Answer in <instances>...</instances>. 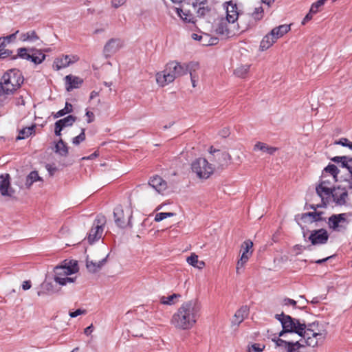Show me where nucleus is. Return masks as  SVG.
<instances>
[{"label":"nucleus","mask_w":352,"mask_h":352,"mask_svg":"<svg viewBox=\"0 0 352 352\" xmlns=\"http://www.w3.org/2000/svg\"><path fill=\"white\" fill-rule=\"evenodd\" d=\"M177 14L179 16V17L186 23H194V17L192 14L188 11V12H184L182 9H177Z\"/></svg>","instance_id":"ea45409f"},{"label":"nucleus","mask_w":352,"mask_h":352,"mask_svg":"<svg viewBox=\"0 0 352 352\" xmlns=\"http://www.w3.org/2000/svg\"><path fill=\"white\" fill-rule=\"evenodd\" d=\"M35 125L25 127L19 131V136L16 138L17 140H22L28 138L33 133H34Z\"/></svg>","instance_id":"4c0bfd02"},{"label":"nucleus","mask_w":352,"mask_h":352,"mask_svg":"<svg viewBox=\"0 0 352 352\" xmlns=\"http://www.w3.org/2000/svg\"><path fill=\"white\" fill-rule=\"evenodd\" d=\"M323 214L322 212H309L306 213H303L301 215V219L302 220H305L307 217H311V222H317L322 221L323 219L321 217V215Z\"/></svg>","instance_id":"c9c22d12"},{"label":"nucleus","mask_w":352,"mask_h":352,"mask_svg":"<svg viewBox=\"0 0 352 352\" xmlns=\"http://www.w3.org/2000/svg\"><path fill=\"white\" fill-rule=\"evenodd\" d=\"M105 223L104 216H98L94 221L93 228L90 230L87 239L90 244L101 238L103 232V226Z\"/></svg>","instance_id":"9d476101"},{"label":"nucleus","mask_w":352,"mask_h":352,"mask_svg":"<svg viewBox=\"0 0 352 352\" xmlns=\"http://www.w3.org/2000/svg\"><path fill=\"white\" fill-rule=\"evenodd\" d=\"M327 335V332L324 329H320V323L318 321L313 322L306 324L303 328L302 336L305 340L307 346L315 347L318 345V342H322Z\"/></svg>","instance_id":"20e7f679"},{"label":"nucleus","mask_w":352,"mask_h":352,"mask_svg":"<svg viewBox=\"0 0 352 352\" xmlns=\"http://www.w3.org/2000/svg\"><path fill=\"white\" fill-rule=\"evenodd\" d=\"M200 310L201 305L197 299L186 301L173 314L171 322L177 329H189L199 318Z\"/></svg>","instance_id":"f257e3e1"},{"label":"nucleus","mask_w":352,"mask_h":352,"mask_svg":"<svg viewBox=\"0 0 352 352\" xmlns=\"http://www.w3.org/2000/svg\"><path fill=\"white\" fill-rule=\"evenodd\" d=\"M31 59L30 61L33 62L36 65L41 64L45 58V55L38 50L35 48H30Z\"/></svg>","instance_id":"c756f323"},{"label":"nucleus","mask_w":352,"mask_h":352,"mask_svg":"<svg viewBox=\"0 0 352 352\" xmlns=\"http://www.w3.org/2000/svg\"><path fill=\"white\" fill-rule=\"evenodd\" d=\"M12 51L10 50H4L0 53V59H4L7 57L12 56Z\"/></svg>","instance_id":"052dcab7"},{"label":"nucleus","mask_w":352,"mask_h":352,"mask_svg":"<svg viewBox=\"0 0 352 352\" xmlns=\"http://www.w3.org/2000/svg\"><path fill=\"white\" fill-rule=\"evenodd\" d=\"M284 305H287V306L292 305L294 307H295L296 305V302L293 299L287 298L284 299Z\"/></svg>","instance_id":"680f3d73"},{"label":"nucleus","mask_w":352,"mask_h":352,"mask_svg":"<svg viewBox=\"0 0 352 352\" xmlns=\"http://www.w3.org/2000/svg\"><path fill=\"white\" fill-rule=\"evenodd\" d=\"M55 282L60 285L64 286L66 285L67 283H73L74 282V278H69V277H54V278Z\"/></svg>","instance_id":"8fccbe9b"},{"label":"nucleus","mask_w":352,"mask_h":352,"mask_svg":"<svg viewBox=\"0 0 352 352\" xmlns=\"http://www.w3.org/2000/svg\"><path fill=\"white\" fill-rule=\"evenodd\" d=\"M340 173V170L335 164H329L322 170V175H326L327 173H329L332 176V180L334 182H338V175Z\"/></svg>","instance_id":"c85d7f7f"},{"label":"nucleus","mask_w":352,"mask_h":352,"mask_svg":"<svg viewBox=\"0 0 352 352\" xmlns=\"http://www.w3.org/2000/svg\"><path fill=\"white\" fill-rule=\"evenodd\" d=\"M329 237L327 231L325 229L320 228L311 231L308 239L312 245H320L326 244Z\"/></svg>","instance_id":"f8f14e48"},{"label":"nucleus","mask_w":352,"mask_h":352,"mask_svg":"<svg viewBox=\"0 0 352 352\" xmlns=\"http://www.w3.org/2000/svg\"><path fill=\"white\" fill-rule=\"evenodd\" d=\"M19 31L16 30L14 33L11 34L6 36H3L0 38V45H6L8 43L13 42L16 37V35L19 34Z\"/></svg>","instance_id":"de8ad7c7"},{"label":"nucleus","mask_w":352,"mask_h":352,"mask_svg":"<svg viewBox=\"0 0 352 352\" xmlns=\"http://www.w3.org/2000/svg\"><path fill=\"white\" fill-rule=\"evenodd\" d=\"M10 175L0 176V192L3 196H11L13 191L10 188Z\"/></svg>","instance_id":"5701e85b"},{"label":"nucleus","mask_w":352,"mask_h":352,"mask_svg":"<svg viewBox=\"0 0 352 352\" xmlns=\"http://www.w3.org/2000/svg\"><path fill=\"white\" fill-rule=\"evenodd\" d=\"M181 297V295L179 294H173L168 296H162L160 297V303L163 305H172L175 304L177 299Z\"/></svg>","instance_id":"72a5a7b5"},{"label":"nucleus","mask_w":352,"mask_h":352,"mask_svg":"<svg viewBox=\"0 0 352 352\" xmlns=\"http://www.w3.org/2000/svg\"><path fill=\"white\" fill-rule=\"evenodd\" d=\"M165 218L164 212H159L155 214V221L156 222H160L164 220Z\"/></svg>","instance_id":"e2e57ef3"},{"label":"nucleus","mask_w":352,"mask_h":352,"mask_svg":"<svg viewBox=\"0 0 352 352\" xmlns=\"http://www.w3.org/2000/svg\"><path fill=\"white\" fill-rule=\"evenodd\" d=\"M23 82L21 72L16 69H12L6 72L0 81V96L14 94Z\"/></svg>","instance_id":"7ed1b4c3"},{"label":"nucleus","mask_w":352,"mask_h":352,"mask_svg":"<svg viewBox=\"0 0 352 352\" xmlns=\"http://www.w3.org/2000/svg\"><path fill=\"white\" fill-rule=\"evenodd\" d=\"M349 140L346 138H341L338 141H336L335 143L336 144H340L343 146H347V143L349 142Z\"/></svg>","instance_id":"69168bd1"},{"label":"nucleus","mask_w":352,"mask_h":352,"mask_svg":"<svg viewBox=\"0 0 352 352\" xmlns=\"http://www.w3.org/2000/svg\"><path fill=\"white\" fill-rule=\"evenodd\" d=\"M76 118L74 116L69 115L63 119L57 120L58 123L63 128L72 126L76 121Z\"/></svg>","instance_id":"58836bf2"},{"label":"nucleus","mask_w":352,"mask_h":352,"mask_svg":"<svg viewBox=\"0 0 352 352\" xmlns=\"http://www.w3.org/2000/svg\"><path fill=\"white\" fill-rule=\"evenodd\" d=\"M290 25L284 24L273 28L271 30V34L275 36L276 40L282 37L284 34L290 30Z\"/></svg>","instance_id":"bb28decb"},{"label":"nucleus","mask_w":352,"mask_h":352,"mask_svg":"<svg viewBox=\"0 0 352 352\" xmlns=\"http://www.w3.org/2000/svg\"><path fill=\"white\" fill-rule=\"evenodd\" d=\"M352 213H340L332 214L328 219L329 228L336 232H344L347 229L350 222L347 217H351Z\"/></svg>","instance_id":"1a4fd4ad"},{"label":"nucleus","mask_w":352,"mask_h":352,"mask_svg":"<svg viewBox=\"0 0 352 352\" xmlns=\"http://www.w3.org/2000/svg\"><path fill=\"white\" fill-rule=\"evenodd\" d=\"M151 186L158 193H162L167 188V183L159 175L152 177L146 187Z\"/></svg>","instance_id":"6ab92c4d"},{"label":"nucleus","mask_w":352,"mask_h":352,"mask_svg":"<svg viewBox=\"0 0 352 352\" xmlns=\"http://www.w3.org/2000/svg\"><path fill=\"white\" fill-rule=\"evenodd\" d=\"M264 10L262 6L254 8V11L251 13V16L256 21H260L263 18Z\"/></svg>","instance_id":"a18cd8bd"},{"label":"nucleus","mask_w":352,"mask_h":352,"mask_svg":"<svg viewBox=\"0 0 352 352\" xmlns=\"http://www.w3.org/2000/svg\"><path fill=\"white\" fill-rule=\"evenodd\" d=\"M265 349V345L259 343H254L248 346V352H262Z\"/></svg>","instance_id":"3c124183"},{"label":"nucleus","mask_w":352,"mask_h":352,"mask_svg":"<svg viewBox=\"0 0 352 352\" xmlns=\"http://www.w3.org/2000/svg\"><path fill=\"white\" fill-rule=\"evenodd\" d=\"M327 176L322 175L320 183L318 184H322L323 186H331V181L326 179Z\"/></svg>","instance_id":"6e6d98bb"},{"label":"nucleus","mask_w":352,"mask_h":352,"mask_svg":"<svg viewBox=\"0 0 352 352\" xmlns=\"http://www.w3.org/2000/svg\"><path fill=\"white\" fill-rule=\"evenodd\" d=\"M113 217L115 223L118 227L120 228H132L131 219L133 217V211L131 208H127L124 210L121 206H117L113 210Z\"/></svg>","instance_id":"0eeeda50"},{"label":"nucleus","mask_w":352,"mask_h":352,"mask_svg":"<svg viewBox=\"0 0 352 352\" xmlns=\"http://www.w3.org/2000/svg\"><path fill=\"white\" fill-rule=\"evenodd\" d=\"M54 151L63 157H66L68 155V147L62 139H60L56 144Z\"/></svg>","instance_id":"473e14b6"},{"label":"nucleus","mask_w":352,"mask_h":352,"mask_svg":"<svg viewBox=\"0 0 352 352\" xmlns=\"http://www.w3.org/2000/svg\"><path fill=\"white\" fill-rule=\"evenodd\" d=\"M253 247V243L250 240H245L242 244H241V248L243 249L242 254H244L245 255H250L252 253V251L251 250Z\"/></svg>","instance_id":"49530a36"},{"label":"nucleus","mask_w":352,"mask_h":352,"mask_svg":"<svg viewBox=\"0 0 352 352\" xmlns=\"http://www.w3.org/2000/svg\"><path fill=\"white\" fill-rule=\"evenodd\" d=\"M73 111V107L72 104H70L68 102H66L65 107L63 109L59 110L58 112H56L54 115V118H58L59 117H62L67 113H72Z\"/></svg>","instance_id":"37998d69"},{"label":"nucleus","mask_w":352,"mask_h":352,"mask_svg":"<svg viewBox=\"0 0 352 352\" xmlns=\"http://www.w3.org/2000/svg\"><path fill=\"white\" fill-rule=\"evenodd\" d=\"M254 151H261L270 155H273L278 148L276 147L270 146L267 144L261 142H256L253 148Z\"/></svg>","instance_id":"cd10ccee"},{"label":"nucleus","mask_w":352,"mask_h":352,"mask_svg":"<svg viewBox=\"0 0 352 352\" xmlns=\"http://www.w3.org/2000/svg\"><path fill=\"white\" fill-rule=\"evenodd\" d=\"M248 314L249 308L248 306H242L236 311L232 320V323L234 325L239 326L244 320V319L248 317Z\"/></svg>","instance_id":"b1692460"},{"label":"nucleus","mask_w":352,"mask_h":352,"mask_svg":"<svg viewBox=\"0 0 352 352\" xmlns=\"http://www.w3.org/2000/svg\"><path fill=\"white\" fill-rule=\"evenodd\" d=\"M188 73L186 64L171 61L166 65L165 69L156 74V81L161 87H164L179 76Z\"/></svg>","instance_id":"f03ea898"},{"label":"nucleus","mask_w":352,"mask_h":352,"mask_svg":"<svg viewBox=\"0 0 352 352\" xmlns=\"http://www.w3.org/2000/svg\"><path fill=\"white\" fill-rule=\"evenodd\" d=\"M250 67V65H241L234 70V74L239 78H245L249 72Z\"/></svg>","instance_id":"79ce46f5"},{"label":"nucleus","mask_w":352,"mask_h":352,"mask_svg":"<svg viewBox=\"0 0 352 352\" xmlns=\"http://www.w3.org/2000/svg\"><path fill=\"white\" fill-rule=\"evenodd\" d=\"M63 129V128L60 126L58 123L55 122L54 133L56 135L60 136L61 135V131Z\"/></svg>","instance_id":"0e129e2a"},{"label":"nucleus","mask_w":352,"mask_h":352,"mask_svg":"<svg viewBox=\"0 0 352 352\" xmlns=\"http://www.w3.org/2000/svg\"><path fill=\"white\" fill-rule=\"evenodd\" d=\"M65 87L67 91H71L74 89L79 88L83 82V80L80 77L67 75L65 77Z\"/></svg>","instance_id":"4be33fe9"},{"label":"nucleus","mask_w":352,"mask_h":352,"mask_svg":"<svg viewBox=\"0 0 352 352\" xmlns=\"http://www.w3.org/2000/svg\"><path fill=\"white\" fill-rule=\"evenodd\" d=\"M317 195L321 198L322 206L320 207H327L331 200V196L333 193V187L323 186L322 184H318L316 187Z\"/></svg>","instance_id":"4468645a"},{"label":"nucleus","mask_w":352,"mask_h":352,"mask_svg":"<svg viewBox=\"0 0 352 352\" xmlns=\"http://www.w3.org/2000/svg\"><path fill=\"white\" fill-rule=\"evenodd\" d=\"M108 256L109 255H107L104 258L98 261L89 260V258L87 256L86 258V267L87 270L90 273L93 274L100 271L103 267V265L107 263Z\"/></svg>","instance_id":"412c9836"},{"label":"nucleus","mask_w":352,"mask_h":352,"mask_svg":"<svg viewBox=\"0 0 352 352\" xmlns=\"http://www.w3.org/2000/svg\"><path fill=\"white\" fill-rule=\"evenodd\" d=\"M280 352H294V348L292 342L285 341L280 338L273 340Z\"/></svg>","instance_id":"393cba45"},{"label":"nucleus","mask_w":352,"mask_h":352,"mask_svg":"<svg viewBox=\"0 0 352 352\" xmlns=\"http://www.w3.org/2000/svg\"><path fill=\"white\" fill-rule=\"evenodd\" d=\"M314 14H316V12H311V9L309 10V12L308 14H307V15L305 16V18L303 19L302 21V25H305L307 22H308L309 21H310L312 18H313V15Z\"/></svg>","instance_id":"bf43d9fd"},{"label":"nucleus","mask_w":352,"mask_h":352,"mask_svg":"<svg viewBox=\"0 0 352 352\" xmlns=\"http://www.w3.org/2000/svg\"><path fill=\"white\" fill-rule=\"evenodd\" d=\"M17 51H18L17 55L12 56V58H11L12 60H14L17 57H19L21 58L25 59L27 60H30V59L32 58V56H31L32 53L30 54V52H31L30 49H28L25 47H21V48H19L17 50Z\"/></svg>","instance_id":"f704fd0d"},{"label":"nucleus","mask_w":352,"mask_h":352,"mask_svg":"<svg viewBox=\"0 0 352 352\" xmlns=\"http://www.w3.org/2000/svg\"><path fill=\"white\" fill-rule=\"evenodd\" d=\"M188 67V73L190 74V79H198L199 76L196 74V70L199 69V64L197 63H190L186 64Z\"/></svg>","instance_id":"a19ab883"},{"label":"nucleus","mask_w":352,"mask_h":352,"mask_svg":"<svg viewBox=\"0 0 352 352\" xmlns=\"http://www.w3.org/2000/svg\"><path fill=\"white\" fill-rule=\"evenodd\" d=\"M123 46V42L120 38H111L104 46L103 53L106 58L116 54Z\"/></svg>","instance_id":"f3484780"},{"label":"nucleus","mask_w":352,"mask_h":352,"mask_svg":"<svg viewBox=\"0 0 352 352\" xmlns=\"http://www.w3.org/2000/svg\"><path fill=\"white\" fill-rule=\"evenodd\" d=\"M78 60L79 57L77 55H62L54 60L53 67L56 70H60L77 62Z\"/></svg>","instance_id":"dca6fc26"},{"label":"nucleus","mask_w":352,"mask_h":352,"mask_svg":"<svg viewBox=\"0 0 352 352\" xmlns=\"http://www.w3.org/2000/svg\"><path fill=\"white\" fill-rule=\"evenodd\" d=\"M335 163L339 164L342 168H346L350 174V178L346 181L348 183V188L352 190V157L348 156H336L331 159Z\"/></svg>","instance_id":"ddd939ff"},{"label":"nucleus","mask_w":352,"mask_h":352,"mask_svg":"<svg viewBox=\"0 0 352 352\" xmlns=\"http://www.w3.org/2000/svg\"><path fill=\"white\" fill-rule=\"evenodd\" d=\"M276 41L275 36L271 34V32L265 35L260 43V50L265 51L269 49Z\"/></svg>","instance_id":"a878e982"},{"label":"nucleus","mask_w":352,"mask_h":352,"mask_svg":"<svg viewBox=\"0 0 352 352\" xmlns=\"http://www.w3.org/2000/svg\"><path fill=\"white\" fill-rule=\"evenodd\" d=\"M193 173L200 179H208L214 171L212 164H209L205 158H198L191 164Z\"/></svg>","instance_id":"6e6552de"},{"label":"nucleus","mask_w":352,"mask_h":352,"mask_svg":"<svg viewBox=\"0 0 352 352\" xmlns=\"http://www.w3.org/2000/svg\"><path fill=\"white\" fill-rule=\"evenodd\" d=\"M275 318L281 323L283 327L282 331L278 333L279 337L283 336L286 333H295L300 336H302L305 322H301L298 319L294 318L283 312L276 314Z\"/></svg>","instance_id":"39448f33"},{"label":"nucleus","mask_w":352,"mask_h":352,"mask_svg":"<svg viewBox=\"0 0 352 352\" xmlns=\"http://www.w3.org/2000/svg\"><path fill=\"white\" fill-rule=\"evenodd\" d=\"M31 286L32 284L30 280H25L22 284V288L23 290H28L30 289Z\"/></svg>","instance_id":"774afa93"},{"label":"nucleus","mask_w":352,"mask_h":352,"mask_svg":"<svg viewBox=\"0 0 352 352\" xmlns=\"http://www.w3.org/2000/svg\"><path fill=\"white\" fill-rule=\"evenodd\" d=\"M237 25L231 23L226 18L221 17L216 20L213 28L217 34L224 38H230L238 34Z\"/></svg>","instance_id":"423d86ee"},{"label":"nucleus","mask_w":352,"mask_h":352,"mask_svg":"<svg viewBox=\"0 0 352 352\" xmlns=\"http://www.w3.org/2000/svg\"><path fill=\"white\" fill-rule=\"evenodd\" d=\"M187 262L189 265L196 267L198 263V256L195 254H192L187 258Z\"/></svg>","instance_id":"5fc2aeb1"},{"label":"nucleus","mask_w":352,"mask_h":352,"mask_svg":"<svg viewBox=\"0 0 352 352\" xmlns=\"http://www.w3.org/2000/svg\"><path fill=\"white\" fill-rule=\"evenodd\" d=\"M54 292V289L52 283L48 282L43 283L40 286V289L37 292L38 296H46L52 294Z\"/></svg>","instance_id":"7c9ffc66"},{"label":"nucleus","mask_w":352,"mask_h":352,"mask_svg":"<svg viewBox=\"0 0 352 352\" xmlns=\"http://www.w3.org/2000/svg\"><path fill=\"white\" fill-rule=\"evenodd\" d=\"M85 129H82L81 133L76 137L73 138L72 143L75 145H78L80 142L85 140Z\"/></svg>","instance_id":"864d4df0"},{"label":"nucleus","mask_w":352,"mask_h":352,"mask_svg":"<svg viewBox=\"0 0 352 352\" xmlns=\"http://www.w3.org/2000/svg\"><path fill=\"white\" fill-rule=\"evenodd\" d=\"M125 3V0H112L113 6L115 8H118L119 6L123 5Z\"/></svg>","instance_id":"338daca9"},{"label":"nucleus","mask_w":352,"mask_h":352,"mask_svg":"<svg viewBox=\"0 0 352 352\" xmlns=\"http://www.w3.org/2000/svg\"><path fill=\"white\" fill-rule=\"evenodd\" d=\"M85 313H86V310L78 309L74 311L69 312V315L71 318H75L81 314H85Z\"/></svg>","instance_id":"4d7b16f0"},{"label":"nucleus","mask_w":352,"mask_h":352,"mask_svg":"<svg viewBox=\"0 0 352 352\" xmlns=\"http://www.w3.org/2000/svg\"><path fill=\"white\" fill-rule=\"evenodd\" d=\"M192 6L194 8L197 7V15L199 17H206L210 16L214 9L212 6L208 4V1L206 0H203L199 2L192 3Z\"/></svg>","instance_id":"a211bd4d"},{"label":"nucleus","mask_w":352,"mask_h":352,"mask_svg":"<svg viewBox=\"0 0 352 352\" xmlns=\"http://www.w3.org/2000/svg\"><path fill=\"white\" fill-rule=\"evenodd\" d=\"M45 167H46L47 171L49 172V174L50 176H53L54 174L55 173V172H56V170H57V168L51 164H47Z\"/></svg>","instance_id":"13d9d810"},{"label":"nucleus","mask_w":352,"mask_h":352,"mask_svg":"<svg viewBox=\"0 0 352 352\" xmlns=\"http://www.w3.org/2000/svg\"><path fill=\"white\" fill-rule=\"evenodd\" d=\"M327 1V0H318L316 2L314 3L310 8L311 12L316 13L318 12L320 8L324 6Z\"/></svg>","instance_id":"603ef678"},{"label":"nucleus","mask_w":352,"mask_h":352,"mask_svg":"<svg viewBox=\"0 0 352 352\" xmlns=\"http://www.w3.org/2000/svg\"><path fill=\"white\" fill-rule=\"evenodd\" d=\"M20 41L22 42H34L39 39L38 36L34 30L28 31L20 34Z\"/></svg>","instance_id":"2f4dec72"},{"label":"nucleus","mask_w":352,"mask_h":352,"mask_svg":"<svg viewBox=\"0 0 352 352\" xmlns=\"http://www.w3.org/2000/svg\"><path fill=\"white\" fill-rule=\"evenodd\" d=\"M63 265L65 267H67V270H69L70 271H72V274L76 273L78 271V265L77 261L71 260L67 261L65 260L63 261Z\"/></svg>","instance_id":"c03bdc74"},{"label":"nucleus","mask_w":352,"mask_h":352,"mask_svg":"<svg viewBox=\"0 0 352 352\" xmlns=\"http://www.w3.org/2000/svg\"><path fill=\"white\" fill-rule=\"evenodd\" d=\"M54 277H67V276L72 274V271L67 270L63 265L54 267Z\"/></svg>","instance_id":"e433bc0d"},{"label":"nucleus","mask_w":352,"mask_h":352,"mask_svg":"<svg viewBox=\"0 0 352 352\" xmlns=\"http://www.w3.org/2000/svg\"><path fill=\"white\" fill-rule=\"evenodd\" d=\"M224 8L226 10V18L230 20L231 23H235L239 15L236 4L230 1L224 3Z\"/></svg>","instance_id":"aec40b11"},{"label":"nucleus","mask_w":352,"mask_h":352,"mask_svg":"<svg viewBox=\"0 0 352 352\" xmlns=\"http://www.w3.org/2000/svg\"><path fill=\"white\" fill-rule=\"evenodd\" d=\"M210 153L213 155L214 160L216 162V164H214V166L218 168L223 169L227 167L231 162L232 157L227 152L221 151L211 146Z\"/></svg>","instance_id":"9b49d317"},{"label":"nucleus","mask_w":352,"mask_h":352,"mask_svg":"<svg viewBox=\"0 0 352 352\" xmlns=\"http://www.w3.org/2000/svg\"><path fill=\"white\" fill-rule=\"evenodd\" d=\"M331 199L336 206H342L346 205L349 200L347 190L340 186L333 187Z\"/></svg>","instance_id":"2eb2a0df"},{"label":"nucleus","mask_w":352,"mask_h":352,"mask_svg":"<svg viewBox=\"0 0 352 352\" xmlns=\"http://www.w3.org/2000/svg\"><path fill=\"white\" fill-rule=\"evenodd\" d=\"M41 180L38 173L36 171H32L27 177L25 185L30 186L34 182Z\"/></svg>","instance_id":"09e8293b"}]
</instances>
